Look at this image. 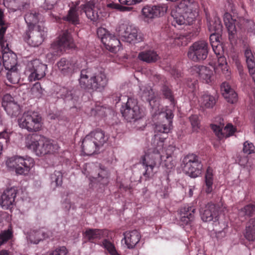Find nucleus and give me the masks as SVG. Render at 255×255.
I'll return each mask as SVG.
<instances>
[{"label":"nucleus","mask_w":255,"mask_h":255,"mask_svg":"<svg viewBox=\"0 0 255 255\" xmlns=\"http://www.w3.org/2000/svg\"><path fill=\"white\" fill-rule=\"evenodd\" d=\"M121 113L128 122H135L145 116L143 108L140 107L136 99L128 98L126 103L121 108Z\"/></svg>","instance_id":"5"},{"label":"nucleus","mask_w":255,"mask_h":255,"mask_svg":"<svg viewBox=\"0 0 255 255\" xmlns=\"http://www.w3.org/2000/svg\"><path fill=\"white\" fill-rule=\"evenodd\" d=\"M17 190L13 187L5 190L1 196L0 204L4 209H10L14 204Z\"/></svg>","instance_id":"17"},{"label":"nucleus","mask_w":255,"mask_h":255,"mask_svg":"<svg viewBox=\"0 0 255 255\" xmlns=\"http://www.w3.org/2000/svg\"><path fill=\"white\" fill-rule=\"evenodd\" d=\"M199 5L198 2L191 0H182L171 12L173 18L171 24L180 28L182 25L193 24L199 14Z\"/></svg>","instance_id":"2"},{"label":"nucleus","mask_w":255,"mask_h":255,"mask_svg":"<svg viewBox=\"0 0 255 255\" xmlns=\"http://www.w3.org/2000/svg\"><path fill=\"white\" fill-rule=\"evenodd\" d=\"M47 35V31L44 26L38 25L32 27L26 32L25 39L27 43L33 47L40 45L44 40Z\"/></svg>","instance_id":"12"},{"label":"nucleus","mask_w":255,"mask_h":255,"mask_svg":"<svg viewBox=\"0 0 255 255\" xmlns=\"http://www.w3.org/2000/svg\"><path fill=\"white\" fill-rule=\"evenodd\" d=\"M223 96L227 101L233 104L238 100V95L228 82H223L221 86Z\"/></svg>","instance_id":"26"},{"label":"nucleus","mask_w":255,"mask_h":255,"mask_svg":"<svg viewBox=\"0 0 255 255\" xmlns=\"http://www.w3.org/2000/svg\"><path fill=\"white\" fill-rule=\"evenodd\" d=\"M213 169L208 167L205 174L204 184L203 186L204 190L208 194L211 193L213 190Z\"/></svg>","instance_id":"30"},{"label":"nucleus","mask_w":255,"mask_h":255,"mask_svg":"<svg viewBox=\"0 0 255 255\" xmlns=\"http://www.w3.org/2000/svg\"><path fill=\"white\" fill-rule=\"evenodd\" d=\"M111 232L107 229H88L85 232V238L92 243L104 238H111Z\"/></svg>","instance_id":"16"},{"label":"nucleus","mask_w":255,"mask_h":255,"mask_svg":"<svg viewBox=\"0 0 255 255\" xmlns=\"http://www.w3.org/2000/svg\"><path fill=\"white\" fill-rule=\"evenodd\" d=\"M20 128L26 129L29 132H36L41 130L43 123L42 117L37 112L28 111L24 112L18 119Z\"/></svg>","instance_id":"6"},{"label":"nucleus","mask_w":255,"mask_h":255,"mask_svg":"<svg viewBox=\"0 0 255 255\" xmlns=\"http://www.w3.org/2000/svg\"><path fill=\"white\" fill-rule=\"evenodd\" d=\"M58 70L62 74L65 76H70L76 70L75 63L71 60L65 58H61L57 63Z\"/></svg>","instance_id":"20"},{"label":"nucleus","mask_w":255,"mask_h":255,"mask_svg":"<svg viewBox=\"0 0 255 255\" xmlns=\"http://www.w3.org/2000/svg\"><path fill=\"white\" fill-rule=\"evenodd\" d=\"M120 44V40L115 34H113L112 39L108 42L106 49L112 52H114L116 51L117 48L119 46Z\"/></svg>","instance_id":"48"},{"label":"nucleus","mask_w":255,"mask_h":255,"mask_svg":"<svg viewBox=\"0 0 255 255\" xmlns=\"http://www.w3.org/2000/svg\"><path fill=\"white\" fill-rule=\"evenodd\" d=\"M208 44L205 40H199L191 45L187 52V56L194 62L204 60L208 54Z\"/></svg>","instance_id":"11"},{"label":"nucleus","mask_w":255,"mask_h":255,"mask_svg":"<svg viewBox=\"0 0 255 255\" xmlns=\"http://www.w3.org/2000/svg\"><path fill=\"white\" fill-rule=\"evenodd\" d=\"M142 0H119L120 4L123 5H131L139 3Z\"/></svg>","instance_id":"64"},{"label":"nucleus","mask_w":255,"mask_h":255,"mask_svg":"<svg viewBox=\"0 0 255 255\" xmlns=\"http://www.w3.org/2000/svg\"><path fill=\"white\" fill-rule=\"evenodd\" d=\"M184 172L192 178H196L201 174L203 165L199 157L195 154H188L182 160Z\"/></svg>","instance_id":"10"},{"label":"nucleus","mask_w":255,"mask_h":255,"mask_svg":"<svg viewBox=\"0 0 255 255\" xmlns=\"http://www.w3.org/2000/svg\"><path fill=\"white\" fill-rule=\"evenodd\" d=\"M99 147L90 136L87 135L82 140V149L85 155H91L98 150Z\"/></svg>","instance_id":"25"},{"label":"nucleus","mask_w":255,"mask_h":255,"mask_svg":"<svg viewBox=\"0 0 255 255\" xmlns=\"http://www.w3.org/2000/svg\"><path fill=\"white\" fill-rule=\"evenodd\" d=\"M125 243L128 249H133L139 242L141 236L137 230L127 231L124 234Z\"/></svg>","instance_id":"23"},{"label":"nucleus","mask_w":255,"mask_h":255,"mask_svg":"<svg viewBox=\"0 0 255 255\" xmlns=\"http://www.w3.org/2000/svg\"><path fill=\"white\" fill-rule=\"evenodd\" d=\"M189 120L192 128L194 130H196L199 128L200 122L197 115H192L189 117Z\"/></svg>","instance_id":"58"},{"label":"nucleus","mask_w":255,"mask_h":255,"mask_svg":"<svg viewBox=\"0 0 255 255\" xmlns=\"http://www.w3.org/2000/svg\"><path fill=\"white\" fill-rule=\"evenodd\" d=\"M153 6L156 17L163 16L166 12L168 9L167 4L164 3H160Z\"/></svg>","instance_id":"49"},{"label":"nucleus","mask_w":255,"mask_h":255,"mask_svg":"<svg viewBox=\"0 0 255 255\" xmlns=\"http://www.w3.org/2000/svg\"><path fill=\"white\" fill-rule=\"evenodd\" d=\"M246 63L249 71H253L255 68V56L251 50L247 48L245 51Z\"/></svg>","instance_id":"43"},{"label":"nucleus","mask_w":255,"mask_h":255,"mask_svg":"<svg viewBox=\"0 0 255 255\" xmlns=\"http://www.w3.org/2000/svg\"><path fill=\"white\" fill-rule=\"evenodd\" d=\"M96 170H98L97 174L96 172H92L91 174L89 173L88 175H86V176H89V179L92 182L99 183L103 185L107 184L108 183L107 171L101 168H97L96 167Z\"/></svg>","instance_id":"24"},{"label":"nucleus","mask_w":255,"mask_h":255,"mask_svg":"<svg viewBox=\"0 0 255 255\" xmlns=\"http://www.w3.org/2000/svg\"><path fill=\"white\" fill-rule=\"evenodd\" d=\"M40 19V14L35 10H29L24 15L25 21L29 29L35 26H38L39 24L37 23Z\"/></svg>","instance_id":"33"},{"label":"nucleus","mask_w":255,"mask_h":255,"mask_svg":"<svg viewBox=\"0 0 255 255\" xmlns=\"http://www.w3.org/2000/svg\"><path fill=\"white\" fill-rule=\"evenodd\" d=\"M255 213V205L250 203L239 210V215L246 219L253 216Z\"/></svg>","instance_id":"40"},{"label":"nucleus","mask_w":255,"mask_h":255,"mask_svg":"<svg viewBox=\"0 0 255 255\" xmlns=\"http://www.w3.org/2000/svg\"><path fill=\"white\" fill-rule=\"evenodd\" d=\"M160 91L163 98L166 99H168L171 103V104L174 106L175 104V101L171 89L166 83H165L161 87Z\"/></svg>","instance_id":"41"},{"label":"nucleus","mask_w":255,"mask_h":255,"mask_svg":"<svg viewBox=\"0 0 255 255\" xmlns=\"http://www.w3.org/2000/svg\"><path fill=\"white\" fill-rule=\"evenodd\" d=\"M140 90L142 91V97L144 98L145 100L149 102L151 106V102L154 100V94L152 89L149 86H147L140 88Z\"/></svg>","instance_id":"46"},{"label":"nucleus","mask_w":255,"mask_h":255,"mask_svg":"<svg viewBox=\"0 0 255 255\" xmlns=\"http://www.w3.org/2000/svg\"><path fill=\"white\" fill-rule=\"evenodd\" d=\"M90 136L94 142L99 148L102 146L108 139V137L105 135L102 129L97 128L88 134Z\"/></svg>","instance_id":"31"},{"label":"nucleus","mask_w":255,"mask_h":255,"mask_svg":"<svg viewBox=\"0 0 255 255\" xmlns=\"http://www.w3.org/2000/svg\"><path fill=\"white\" fill-rule=\"evenodd\" d=\"M202 220L204 222H210L217 220L218 211L214 204L209 203L204 209L200 211Z\"/></svg>","instance_id":"21"},{"label":"nucleus","mask_w":255,"mask_h":255,"mask_svg":"<svg viewBox=\"0 0 255 255\" xmlns=\"http://www.w3.org/2000/svg\"><path fill=\"white\" fill-rule=\"evenodd\" d=\"M6 77L8 81L11 84H17L20 80V75L16 67L12 69H7Z\"/></svg>","instance_id":"44"},{"label":"nucleus","mask_w":255,"mask_h":255,"mask_svg":"<svg viewBox=\"0 0 255 255\" xmlns=\"http://www.w3.org/2000/svg\"><path fill=\"white\" fill-rule=\"evenodd\" d=\"M142 14L147 18H153L156 17L155 15L153 6L147 5L142 9Z\"/></svg>","instance_id":"52"},{"label":"nucleus","mask_w":255,"mask_h":255,"mask_svg":"<svg viewBox=\"0 0 255 255\" xmlns=\"http://www.w3.org/2000/svg\"><path fill=\"white\" fill-rule=\"evenodd\" d=\"M63 175L59 171H55L50 176L51 184L54 187L61 186L62 184Z\"/></svg>","instance_id":"47"},{"label":"nucleus","mask_w":255,"mask_h":255,"mask_svg":"<svg viewBox=\"0 0 255 255\" xmlns=\"http://www.w3.org/2000/svg\"><path fill=\"white\" fill-rule=\"evenodd\" d=\"M68 251L65 247H61L49 252L47 255H67Z\"/></svg>","instance_id":"56"},{"label":"nucleus","mask_w":255,"mask_h":255,"mask_svg":"<svg viewBox=\"0 0 255 255\" xmlns=\"http://www.w3.org/2000/svg\"><path fill=\"white\" fill-rule=\"evenodd\" d=\"M211 46L213 50L214 51L215 54L216 55L217 57L223 55L224 51L223 46L221 45V43L216 44H212V45Z\"/></svg>","instance_id":"60"},{"label":"nucleus","mask_w":255,"mask_h":255,"mask_svg":"<svg viewBox=\"0 0 255 255\" xmlns=\"http://www.w3.org/2000/svg\"><path fill=\"white\" fill-rule=\"evenodd\" d=\"M163 117L165 119L162 122L155 124L154 128L155 136L156 137L160 133L167 134L171 129L172 124V119L173 117V114L171 111L167 110L165 113L163 114Z\"/></svg>","instance_id":"15"},{"label":"nucleus","mask_w":255,"mask_h":255,"mask_svg":"<svg viewBox=\"0 0 255 255\" xmlns=\"http://www.w3.org/2000/svg\"><path fill=\"white\" fill-rule=\"evenodd\" d=\"M166 137L159 138L156 146L150 148L142 156L140 163L144 166L145 172L143 176L149 178L153 175V169L161 164L168 169L174 167V163L172 160V155L175 150V147L168 145L166 148L164 147V139Z\"/></svg>","instance_id":"1"},{"label":"nucleus","mask_w":255,"mask_h":255,"mask_svg":"<svg viewBox=\"0 0 255 255\" xmlns=\"http://www.w3.org/2000/svg\"><path fill=\"white\" fill-rule=\"evenodd\" d=\"M224 21L226 26L228 32L229 38L231 41L235 39L237 33V29L236 26V20H234L232 15L228 12H226L223 17Z\"/></svg>","instance_id":"28"},{"label":"nucleus","mask_w":255,"mask_h":255,"mask_svg":"<svg viewBox=\"0 0 255 255\" xmlns=\"http://www.w3.org/2000/svg\"><path fill=\"white\" fill-rule=\"evenodd\" d=\"M8 2H13L15 3V6L17 7V9H21L23 8V2L22 1V0H3V3L4 5H5L6 3Z\"/></svg>","instance_id":"62"},{"label":"nucleus","mask_w":255,"mask_h":255,"mask_svg":"<svg viewBox=\"0 0 255 255\" xmlns=\"http://www.w3.org/2000/svg\"><path fill=\"white\" fill-rule=\"evenodd\" d=\"M244 236L249 241H255V218L249 220L246 226Z\"/></svg>","instance_id":"36"},{"label":"nucleus","mask_w":255,"mask_h":255,"mask_svg":"<svg viewBox=\"0 0 255 255\" xmlns=\"http://www.w3.org/2000/svg\"><path fill=\"white\" fill-rule=\"evenodd\" d=\"M95 4V1L94 0H91L87 1L85 4L81 5V7L84 11H85L86 9H94Z\"/></svg>","instance_id":"63"},{"label":"nucleus","mask_w":255,"mask_h":255,"mask_svg":"<svg viewBox=\"0 0 255 255\" xmlns=\"http://www.w3.org/2000/svg\"><path fill=\"white\" fill-rule=\"evenodd\" d=\"M34 164L33 159L28 156L16 155L9 158L6 161L7 167L15 169L18 174H27Z\"/></svg>","instance_id":"8"},{"label":"nucleus","mask_w":255,"mask_h":255,"mask_svg":"<svg viewBox=\"0 0 255 255\" xmlns=\"http://www.w3.org/2000/svg\"><path fill=\"white\" fill-rule=\"evenodd\" d=\"M88 18L94 22L99 19V15L96 10L94 9H86L84 11Z\"/></svg>","instance_id":"53"},{"label":"nucleus","mask_w":255,"mask_h":255,"mask_svg":"<svg viewBox=\"0 0 255 255\" xmlns=\"http://www.w3.org/2000/svg\"><path fill=\"white\" fill-rule=\"evenodd\" d=\"M14 102L13 98L9 94L4 95L2 99L1 105L3 108L8 106L10 103Z\"/></svg>","instance_id":"59"},{"label":"nucleus","mask_w":255,"mask_h":255,"mask_svg":"<svg viewBox=\"0 0 255 255\" xmlns=\"http://www.w3.org/2000/svg\"><path fill=\"white\" fill-rule=\"evenodd\" d=\"M13 238V231L11 227L0 233V247L6 244Z\"/></svg>","instance_id":"45"},{"label":"nucleus","mask_w":255,"mask_h":255,"mask_svg":"<svg viewBox=\"0 0 255 255\" xmlns=\"http://www.w3.org/2000/svg\"><path fill=\"white\" fill-rule=\"evenodd\" d=\"M107 6L109 9H116L120 11H128L131 9L130 7L122 6L121 4H120L114 2L108 3Z\"/></svg>","instance_id":"51"},{"label":"nucleus","mask_w":255,"mask_h":255,"mask_svg":"<svg viewBox=\"0 0 255 255\" xmlns=\"http://www.w3.org/2000/svg\"><path fill=\"white\" fill-rule=\"evenodd\" d=\"M211 128L220 139L232 136L237 131L232 124H228L225 127L223 124L219 126L214 124L211 125Z\"/></svg>","instance_id":"18"},{"label":"nucleus","mask_w":255,"mask_h":255,"mask_svg":"<svg viewBox=\"0 0 255 255\" xmlns=\"http://www.w3.org/2000/svg\"><path fill=\"white\" fill-rule=\"evenodd\" d=\"M30 72L28 76L30 81L39 80L45 77L47 65L43 64L39 59L31 61L28 65Z\"/></svg>","instance_id":"13"},{"label":"nucleus","mask_w":255,"mask_h":255,"mask_svg":"<svg viewBox=\"0 0 255 255\" xmlns=\"http://www.w3.org/2000/svg\"><path fill=\"white\" fill-rule=\"evenodd\" d=\"M31 93L33 98L38 99L41 97L43 93V90L40 83L37 82L33 85L31 89Z\"/></svg>","instance_id":"50"},{"label":"nucleus","mask_w":255,"mask_h":255,"mask_svg":"<svg viewBox=\"0 0 255 255\" xmlns=\"http://www.w3.org/2000/svg\"><path fill=\"white\" fill-rule=\"evenodd\" d=\"M207 20L208 21V29L210 32H221L222 31V24L219 17L215 16L213 20L210 21L206 14Z\"/></svg>","instance_id":"37"},{"label":"nucleus","mask_w":255,"mask_h":255,"mask_svg":"<svg viewBox=\"0 0 255 255\" xmlns=\"http://www.w3.org/2000/svg\"><path fill=\"white\" fill-rule=\"evenodd\" d=\"M194 70L198 74L200 80L207 84H211L214 80L213 71L205 66L194 67Z\"/></svg>","instance_id":"22"},{"label":"nucleus","mask_w":255,"mask_h":255,"mask_svg":"<svg viewBox=\"0 0 255 255\" xmlns=\"http://www.w3.org/2000/svg\"><path fill=\"white\" fill-rule=\"evenodd\" d=\"M80 87L89 92H102L108 85V79L104 72L93 73L90 68L82 69L79 79Z\"/></svg>","instance_id":"3"},{"label":"nucleus","mask_w":255,"mask_h":255,"mask_svg":"<svg viewBox=\"0 0 255 255\" xmlns=\"http://www.w3.org/2000/svg\"><path fill=\"white\" fill-rule=\"evenodd\" d=\"M97 35L99 38L101 40L102 42L106 48L108 46V42L113 36L106 28L100 27L97 29Z\"/></svg>","instance_id":"39"},{"label":"nucleus","mask_w":255,"mask_h":255,"mask_svg":"<svg viewBox=\"0 0 255 255\" xmlns=\"http://www.w3.org/2000/svg\"><path fill=\"white\" fill-rule=\"evenodd\" d=\"M71 32V29L64 30L59 35L58 40L51 44L50 51L53 55H60L66 49H72L75 47V43Z\"/></svg>","instance_id":"9"},{"label":"nucleus","mask_w":255,"mask_h":255,"mask_svg":"<svg viewBox=\"0 0 255 255\" xmlns=\"http://www.w3.org/2000/svg\"><path fill=\"white\" fill-rule=\"evenodd\" d=\"M243 151L245 153L250 154L255 152V147L253 143L246 141L244 143Z\"/></svg>","instance_id":"55"},{"label":"nucleus","mask_w":255,"mask_h":255,"mask_svg":"<svg viewBox=\"0 0 255 255\" xmlns=\"http://www.w3.org/2000/svg\"><path fill=\"white\" fill-rule=\"evenodd\" d=\"M199 104L201 108L205 109L213 108L216 103V98L207 92H204L201 94L199 100Z\"/></svg>","instance_id":"27"},{"label":"nucleus","mask_w":255,"mask_h":255,"mask_svg":"<svg viewBox=\"0 0 255 255\" xmlns=\"http://www.w3.org/2000/svg\"><path fill=\"white\" fill-rule=\"evenodd\" d=\"M150 78L155 83L164 84L166 82L165 78L158 73L153 72L151 74Z\"/></svg>","instance_id":"54"},{"label":"nucleus","mask_w":255,"mask_h":255,"mask_svg":"<svg viewBox=\"0 0 255 255\" xmlns=\"http://www.w3.org/2000/svg\"><path fill=\"white\" fill-rule=\"evenodd\" d=\"M218 59L217 69L221 70L227 80L231 79V72L227 64L226 57L222 55L217 57Z\"/></svg>","instance_id":"34"},{"label":"nucleus","mask_w":255,"mask_h":255,"mask_svg":"<svg viewBox=\"0 0 255 255\" xmlns=\"http://www.w3.org/2000/svg\"><path fill=\"white\" fill-rule=\"evenodd\" d=\"M3 108L7 115L11 118L17 117L20 112L19 106L15 102L10 103L9 105H6Z\"/></svg>","instance_id":"42"},{"label":"nucleus","mask_w":255,"mask_h":255,"mask_svg":"<svg viewBox=\"0 0 255 255\" xmlns=\"http://www.w3.org/2000/svg\"><path fill=\"white\" fill-rule=\"evenodd\" d=\"M64 19L74 26L79 24V15L76 6L70 8L68 14Z\"/></svg>","instance_id":"38"},{"label":"nucleus","mask_w":255,"mask_h":255,"mask_svg":"<svg viewBox=\"0 0 255 255\" xmlns=\"http://www.w3.org/2000/svg\"><path fill=\"white\" fill-rule=\"evenodd\" d=\"M109 238H104L103 241L97 244L104 249L105 253L107 255H121L117 250L114 243Z\"/></svg>","instance_id":"32"},{"label":"nucleus","mask_w":255,"mask_h":255,"mask_svg":"<svg viewBox=\"0 0 255 255\" xmlns=\"http://www.w3.org/2000/svg\"><path fill=\"white\" fill-rule=\"evenodd\" d=\"M137 57L140 60L147 63H154L159 58L157 52L151 49L140 52Z\"/></svg>","instance_id":"29"},{"label":"nucleus","mask_w":255,"mask_h":255,"mask_svg":"<svg viewBox=\"0 0 255 255\" xmlns=\"http://www.w3.org/2000/svg\"><path fill=\"white\" fill-rule=\"evenodd\" d=\"M25 144L27 148L32 150L39 156L57 153L60 148L56 142L38 134H29Z\"/></svg>","instance_id":"4"},{"label":"nucleus","mask_w":255,"mask_h":255,"mask_svg":"<svg viewBox=\"0 0 255 255\" xmlns=\"http://www.w3.org/2000/svg\"><path fill=\"white\" fill-rule=\"evenodd\" d=\"M116 34L129 43H137L141 41L143 37L137 28L128 23H120L116 28Z\"/></svg>","instance_id":"7"},{"label":"nucleus","mask_w":255,"mask_h":255,"mask_svg":"<svg viewBox=\"0 0 255 255\" xmlns=\"http://www.w3.org/2000/svg\"><path fill=\"white\" fill-rule=\"evenodd\" d=\"M2 49L4 51L2 54L3 66L6 70L12 69V68L16 67V55L13 52H9V49L8 47L7 43H6V45Z\"/></svg>","instance_id":"19"},{"label":"nucleus","mask_w":255,"mask_h":255,"mask_svg":"<svg viewBox=\"0 0 255 255\" xmlns=\"http://www.w3.org/2000/svg\"><path fill=\"white\" fill-rule=\"evenodd\" d=\"M232 59L233 62L235 63L239 71L240 74L241 75L243 71V67L241 64V62L239 59L238 56L237 55H234L233 56Z\"/></svg>","instance_id":"61"},{"label":"nucleus","mask_w":255,"mask_h":255,"mask_svg":"<svg viewBox=\"0 0 255 255\" xmlns=\"http://www.w3.org/2000/svg\"><path fill=\"white\" fill-rule=\"evenodd\" d=\"M196 208L193 206L184 205L180 208L178 211L179 222L180 226L184 227L191 224L195 219Z\"/></svg>","instance_id":"14"},{"label":"nucleus","mask_w":255,"mask_h":255,"mask_svg":"<svg viewBox=\"0 0 255 255\" xmlns=\"http://www.w3.org/2000/svg\"><path fill=\"white\" fill-rule=\"evenodd\" d=\"M168 37L173 40L170 42L172 44L178 46L186 45L187 44V38L184 35L181 34L172 33L170 31L168 34Z\"/></svg>","instance_id":"35"},{"label":"nucleus","mask_w":255,"mask_h":255,"mask_svg":"<svg viewBox=\"0 0 255 255\" xmlns=\"http://www.w3.org/2000/svg\"><path fill=\"white\" fill-rule=\"evenodd\" d=\"M213 32V33H212L210 36V41L211 45H212V44L213 45L221 43L220 39H221V32Z\"/></svg>","instance_id":"57"}]
</instances>
